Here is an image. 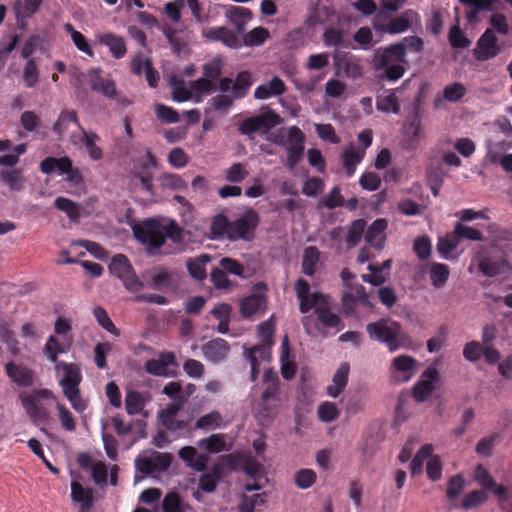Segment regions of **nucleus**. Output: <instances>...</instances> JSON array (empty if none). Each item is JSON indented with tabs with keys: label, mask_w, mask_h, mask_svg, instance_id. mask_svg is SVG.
<instances>
[{
	"label": "nucleus",
	"mask_w": 512,
	"mask_h": 512,
	"mask_svg": "<svg viewBox=\"0 0 512 512\" xmlns=\"http://www.w3.org/2000/svg\"><path fill=\"white\" fill-rule=\"evenodd\" d=\"M231 221L223 214L216 215L211 222L210 231L214 237L228 239Z\"/></svg>",
	"instance_id": "nucleus-50"
},
{
	"label": "nucleus",
	"mask_w": 512,
	"mask_h": 512,
	"mask_svg": "<svg viewBox=\"0 0 512 512\" xmlns=\"http://www.w3.org/2000/svg\"><path fill=\"white\" fill-rule=\"evenodd\" d=\"M93 315H94L95 319L97 320L98 324L103 329H105L106 331H108L109 333H111L115 336L120 335L119 329L116 328V326L110 319L107 311L103 307H101V306L95 307L93 310Z\"/></svg>",
	"instance_id": "nucleus-54"
},
{
	"label": "nucleus",
	"mask_w": 512,
	"mask_h": 512,
	"mask_svg": "<svg viewBox=\"0 0 512 512\" xmlns=\"http://www.w3.org/2000/svg\"><path fill=\"white\" fill-rule=\"evenodd\" d=\"M417 360L409 355H399L392 360V377L398 382H408L415 374Z\"/></svg>",
	"instance_id": "nucleus-22"
},
{
	"label": "nucleus",
	"mask_w": 512,
	"mask_h": 512,
	"mask_svg": "<svg viewBox=\"0 0 512 512\" xmlns=\"http://www.w3.org/2000/svg\"><path fill=\"white\" fill-rule=\"evenodd\" d=\"M266 307V297L260 294H252L240 301V312L244 318H250L259 312L263 313Z\"/></svg>",
	"instance_id": "nucleus-30"
},
{
	"label": "nucleus",
	"mask_w": 512,
	"mask_h": 512,
	"mask_svg": "<svg viewBox=\"0 0 512 512\" xmlns=\"http://www.w3.org/2000/svg\"><path fill=\"white\" fill-rule=\"evenodd\" d=\"M439 379L440 373L437 368L434 366L427 367L412 388V396L415 401L422 403L428 400L435 390V384Z\"/></svg>",
	"instance_id": "nucleus-16"
},
{
	"label": "nucleus",
	"mask_w": 512,
	"mask_h": 512,
	"mask_svg": "<svg viewBox=\"0 0 512 512\" xmlns=\"http://www.w3.org/2000/svg\"><path fill=\"white\" fill-rule=\"evenodd\" d=\"M125 409L129 415H136L144 409V402L141 394L135 390L127 392L125 397Z\"/></svg>",
	"instance_id": "nucleus-53"
},
{
	"label": "nucleus",
	"mask_w": 512,
	"mask_h": 512,
	"mask_svg": "<svg viewBox=\"0 0 512 512\" xmlns=\"http://www.w3.org/2000/svg\"><path fill=\"white\" fill-rule=\"evenodd\" d=\"M482 489L473 490L467 493L462 500L461 507L465 510L473 509L485 502H487L489 496L488 492L490 490H486L483 487Z\"/></svg>",
	"instance_id": "nucleus-44"
},
{
	"label": "nucleus",
	"mask_w": 512,
	"mask_h": 512,
	"mask_svg": "<svg viewBox=\"0 0 512 512\" xmlns=\"http://www.w3.org/2000/svg\"><path fill=\"white\" fill-rule=\"evenodd\" d=\"M344 204V197L341 194V190L338 186L331 189L329 194L320 199L319 205L329 210L341 207Z\"/></svg>",
	"instance_id": "nucleus-57"
},
{
	"label": "nucleus",
	"mask_w": 512,
	"mask_h": 512,
	"mask_svg": "<svg viewBox=\"0 0 512 512\" xmlns=\"http://www.w3.org/2000/svg\"><path fill=\"white\" fill-rule=\"evenodd\" d=\"M320 260V251L316 246H308L304 249L301 263L302 273L306 276H313L316 273V266Z\"/></svg>",
	"instance_id": "nucleus-42"
},
{
	"label": "nucleus",
	"mask_w": 512,
	"mask_h": 512,
	"mask_svg": "<svg viewBox=\"0 0 512 512\" xmlns=\"http://www.w3.org/2000/svg\"><path fill=\"white\" fill-rule=\"evenodd\" d=\"M220 267L226 272L241 278H245V268L236 259L230 257H223L219 261Z\"/></svg>",
	"instance_id": "nucleus-63"
},
{
	"label": "nucleus",
	"mask_w": 512,
	"mask_h": 512,
	"mask_svg": "<svg viewBox=\"0 0 512 512\" xmlns=\"http://www.w3.org/2000/svg\"><path fill=\"white\" fill-rule=\"evenodd\" d=\"M478 268L483 275L494 277L506 273L509 265L505 260H496L491 257H483L479 260Z\"/></svg>",
	"instance_id": "nucleus-38"
},
{
	"label": "nucleus",
	"mask_w": 512,
	"mask_h": 512,
	"mask_svg": "<svg viewBox=\"0 0 512 512\" xmlns=\"http://www.w3.org/2000/svg\"><path fill=\"white\" fill-rule=\"evenodd\" d=\"M366 331L370 339L384 343L390 352H395L402 347H407L408 335L402 330L400 324L386 319H380L366 325Z\"/></svg>",
	"instance_id": "nucleus-4"
},
{
	"label": "nucleus",
	"mask_w": 512,
	"mask_h": 512,
	"mask_svg": "<svg viewBox=\"0 0 512 512\" xmlns=\"http://www.w3.org/2000/svg\"><path fill=\"white\" fill-rule=\"evenodd\" d=\"M155 114L158 119L165 123H178L180 121L179 113L172 107L165 104L155 106Z\"/></svg>",
	"instance_id": "nucleus-64"
},
{
	"label": "nucleus",
	"mask_w": 512,
	"mask_h": 512,
	"mask_svg": "<svg viewBox=\"0 0 512 512\" xmlns=\"http://www.w3.org/2000/svg\"><path fill=\"white\" fill-rule=\"evenodd\" d=\"M223 423L222 415L218 411H212L197 419L195 428L201 430L216 429Z\"/></svg>",
	"instance_id": "nucleus-51"
},
{
	"label": "nucleus",
	"mask_w": 512,
	"mask_h": 512,
	"mask_svg": "<svg viewBox=\"0 0 512 512\" xmlns=\"http://www.w3.org/2000/svg\"><path fill=\"white\" fill-rule=\"evenodd\" d=\"M64 29L67 33L71 35V39L78 50L89 56H93V50L91 49L89 43L87 42V39L81 32L75 30L74 26L71 23H66L64 25Z\"/></svg>",
	"instance_id": "nucleus-49"
},
{
	"label": "nucleus",
	"mask_w": 512,
	"mask_h": 512,
	"mask_svg": "<svg viewBox=\"0 0 512 512\" xmlns=\"http://www.w3.org/2000/svg\"><path fill=\"white\" fill-rule=\"evenodd\" d=\"M226 438V434H212L209 437L200 439L198 446L212 454L228 452L231 450L232 445L226 442Z\"/></svg>",
	"instance_id": "nucleus-32"
},
{
	"label": "nucleus",
	"mask_w": 512,
	"mask_h": 512,
	"mask_svg": "<svg viewBox=\"0 0 512 512\" xmlns=\"http://www.w3.org/2000/svg\"><path fill=\"white\" fill-rule=\"evenodd\" d=\"M433 452V446L431 444H424L416 453L410 463V470L413 476L418 475L422 472L423 464L425 460L430 459Z\"/></svg>",
	"instance_id": "nucleus-47"
},
{
	"label": "nucleus",
	"mask_w": 512,
	"mask_h": 512,
	"mask_svg": "<svg viewBox=\"0 0 512 512\" xmlns=\"http://www.w3.org/2000/svg\"><path fill=\"white\" fill-rule=\"evenodd\" d=\"M243 471L251 478L244 486L248 492L262 489L267 482L263 465L254 457H247L244 460Z\"/></svg>",
	"instance_id": "nucleus-19"
},
{
	"label": "nucleus",
	"mask_w": 512,
	"mask_h": 512,
	"mask_svg": "<svg viewBox=\"0 0 512 512\" xmlns=\"http://www.w3.org/2000/svg\"><path fill=\"white\" fill-rule=\"evenodd\" d=\"M414 24H420V16L416 11L407 9L399 16L390 18L385 24H374V28L395 35L408 31Z\"/></svg>",
	"instance_id": "nucleus-13"
},
{
	"label": "nucleus",
	"mask_w": 512,
	"mask_h": 512,
	"mask_svg": "<svg viewBox=\"0 0 512 512\" xmlns=\"http://www.w3.org/2000/svg\"><path fill=\"white\" fill-rule=\"evenodd\" d=\"M71 498L74 502L80 504L83 512L89 511L94 503L93 490L89 487L84 488L76 481L71 483Z\"/></svg>",
	"instance_id": "nucleus-33"
},
{
	"label": "nucleus",
	"mask_w": 512,
	"mask_h": 512,
	"mask_svg": "<svg viewBox=\"0 0 512 512\" xmlns=\"http://www.w3.org/2000/svg\"><path fill=\"white\" fill-rule=\"evenodd\" d=\"M295 292L299 300V311L302 314L308 313L313 309L317 301L323 298V293H310V284L303 278L297 279L295 282Z\"/></svg>",
	"instance_id": "nucleus-21"
},
{
	"label": "nucleus",
	"mask_w": 512,
	"mask_h": 512,
	"mask_svg": "<svg viewBox=\"0 0 512 512\" xmlns=\"http://www.w3.org/2000/svg\"><path fill=\"white\" fill-rule=\"evenodd\" d=\"M135 238L142 244L147 245L148 249H158L162 247L167 238L178 242L182 236V229L175 221L168 225H161L153 219H148L142 224L133 228Z\"/></svg>",
	"instance_id": "nucleus-2"
},
{
	"label": "nucleus",
	"mask_w": 512,
	"mask_h": 512,
	"mask_svg": "<svg viewBox=\"0 0 512 512\" xmlns=\"http://www.w3.org/2000/svg\"><path fill=\"white\" fill-rule=\"evenodd\" d=\"M69 123L76 124L78 128L83 127L78 118V114L74 109L62 110L58 116V119L53 125V131L58 135L62 136L68 129Z\"/></svg>",
	"instance_id": "nucleus-41"
},
{
	"label": "nucleus",
	"mask_w": 512,
	"mask_h": 512,
	"mask_svg": "<svg viewBox=\"0 0 512 512\" xmlns=\"http://www.w3.org/2000/svg\"><path fill=\"white\" fill-rule=\"evenodd\" d=\"M366 151L364 149L356 148L350 144L342 152V162L345 168L346 175L351 177L356 171V166L364 159Z\"/></svg>",
	"instance_id": "nucleus-31"
},
{
	"label": "nucleus",
	"mask_w": 512,
	"mask_h": 512,
	"mask_svg": "<svg viewBox=\"0 0 512 512\" xmlns=\"http://www.w3.org/2000/svg\"><path fill=\"white\" fill-rule=\"evenodd\" d=\"M90 88L107 98L116 97V83L111 77H103L100 68H92L88 71Z\"/></svg>",
	"instance_id": "nucleus-20"
},
{
	"label": "nucleus",
	"mask_w": 512,
	"mask_h": 512,
	"mask_svg": "<svg viewBox=\"0 0 512 512\" xmlns=\"http://www.w3.org/2000/svg\"><path fill=\"white\" fill-rule=\"evenodd\" d=\"M109 271L119 278L130 292H137L144 287V284L135 274L129 259L123 254H117L111 259Z\"/></svg>",
	"instance_id": "nucleus-8"
},
{
	"label": "nucleus",
	"mask_w": 512,
	"mask_h": 512,
	"mask_svg": "<svg viewBox=\"0 0 512 512\" xmlns=\"http://www.w3.org/2000/svg\"><path fill=\"white\" fill-rule=\"evenodd\" d=\"M178 455L186 465L196 471L203 472L207 468L209 457L206 454H199L197 449L193 446L182 447Z\"/></svg>",
	"instance_id": "nucleus-27"
},
{
	"label": "nucleus",
	"mask_w": 512,
	"mask_h": 512,
	"mask_svg": "<svg viewBox=\"0 0 512 512\" xmlns=\"http://www.w3.org/2000/svg\"><path fill=\"white\" fill-rule=\"evenodd\" d=\"M66 351L67 348H65L55 336L50 335L48 337L44 346V353L51 362L57 364L59 362L57 361L58 355Z\"/></svg>",
	"instance_id": "nucleus-55"
},
{
	"label": "nucleus",
	"mask_w": 512,
	"mask_h": 512,
	"mask_svg": "<svg viewBox=\"0 0 512 512\" xmlns=\"http://www.w3.org/2000/svg\"><path fill=\"white\" fill-rule=\"evenodd\" d=\"M280 363L282 377L286 380L293 379L296 375L297 368L290 355L289 339L287 335L282 340Z\"/></svg>",
	"instance_id": "nucleus-34"
},
{
	"label": "nucleus",
	"mask_w": 512,
	"mask_h": 512,
	"mask_svg": "<svg viewBox=\"0 0 512 512\" xmlns=\"http://www.w3.org/2000/svg\"><path fill=\"white\" fill-rule=\"evenodd\" d=\"M253 84L252 75L249 71H241L237 74L232 85V96L235 99L245 97Z\"/></svg>",
	"instance_id": "nucleus-43"
},
{
	"label": "nucleus",
	"mask_w": 512,
	"mask_h": 512,
	"mask_svg": "<svg viewBox=\"0 0 512 512\" xmlns=\"http://www.w3.org/2000/svg\"><path fill=\"white\" fill-rule=\"evenodd\" d=\"M430 280L435 288H442L450 275L449 267L443 263H433L430 268Z\"/></svg>",
	"instance_id": "nucleus-45"
},
{
	"label": "nucleus",
	"mask_w": 512,
	"mask_h": 512,
	"mask_svg": "<svg viewBox=\"0 0 512 512\" xmlns=\"http://www.w3.org/2000/svg\"><path fill=\"white\" fill-rule=\"evenodd\" d=\"M53 396L51 390L42 388L31 393L22 392L19 394L22 407L35 425L44 424L49 419V412L41 404L40 399H49Z\"/></svg>",
	"instance_id": "nucleus-6"
},
{
	"label": "nucleus",
	"mask_w": 512,
	"mask_h": 512,
	"mask_svg": "<svg viewBox=\"0 0 512 512\" xmlns=\"http://www.w3.org/2000/svg\"><path fill=\"white\" fill-rule=\"evenodd\" d=\"M202 35L209 41L221 42L229 48H238L241 46L237 34L226 26L211 27L203 30Z\"/></svg>",
	"instance_id": "nucleus-23"
},
{
	"label": "nucleus",
	"mask_w": 512,
	"mask_h": 512,
	"mask_svg": "<svg viewBox=\"0 0 512 512\" xmlns=\"http://www.w3.org/2000/svg\"><path fill=\"white\" fill-rule=\"evenodd\" d=\"M285 148L287 151L286 167L293 170L301 161L304 153L305 135L297 126H291L287 131Z\"/></svg>",
	"instance_id": "nucleus-14"
},
{
	"label": "nucleus",
	"mask_w": 512,
	"mask_h": 512,
	"mask_svg": "<svg viewBox=\"0 0 512 512\" xmlns=\"http://www.w3.org/2000/svg\"><path fill=\"white\" fill-rule=\"evenodd\" d=\"M99 42L109 48L112 56L121 59L127 52L125 41L122 37L113 33H104L99 36Z\"/></svg>",
	"instance_id": "nucleus-35"
},
{
	"label": "nucleus",
	"mask_w": 512,
	"mask_h": 512,
	"mask_svg": "<svg viewBox=\"0 0 512 512\" xmlns=\"http://www.w3.org/2000/svg\"><path fill=\"white\" fill-rule=\"evenodd\" d=\"M260 222L258 212L252 208L247 209L240 217L231 221L228 240L230 241H252Z\"/></svg>",
	"instance_id": "nucleus-7"
},
{
	"label": "nucleus",
	"mask_w": 512,
	"mask_h": 512,
	"mask_svg": "<svg viewBox=\"0 0 512 512\" xmlns=\"http://www.w3.org/2000/svg\"><path fill=\"white\" fill-rule=\"evenodd\" d=\"M1 180L12 191H21L24 188V178L21 169L5 170L1 172Z\"/></svg>",
	"instance_id": "nucleus-48"
},
{
	"label": "nucleus",
	"mask_w": 512,
	"mask_h": 512,
	"mask_svg": "<svg viewBox=\"0 0 512 512\" xmlns=\"http://www.w3.org/2000/svg\"><path fill=\"white\" fill-rule=\"evenodd\" d=\"M365 228L366 221L364 219H356L351 223L348 230V234L346 236V243L348 249H351L360 243Z\"/></svg>",
	"instance_id": "nucleus-46"
},
{
	"label": "nucleus",
	"mask_w": 512,
	"mask_h": 512,
	"mask_svg": "<svg viewBox=\"0 0 512 512\" xmlns=\"http://www.w3.org/2000/svg\"><path fill=\"white\" fill-rule=\"evenodd\" d=\"M163 512H186L182 500L176 492H169L162 501Z\"/></svg>",
	"instance_id": "nucleus-60"
},
{
	"label": "nucleus",
	"mask_w": 512,
	"mask_h": 512,
	"mask_svg": "<svg viewBox=\"0 0 512 512\" xmlns=\"http://www.w3.org/2000/svg\"><path fill=\"white\" fill-rule=\"evenodd\" d=\"M501 52L495 32L488 28L480 36L474 49V56L478 61H488Z\"/></svg>",
	"instance_id": "nucleus-17"
},
{
	"label": "nucleus",
	"mask_w": 512,
	"mask_h": 512,
	"mask_svg": "<svg viewBox=\"0 0 512 512\" xmlns=\"http://www.w3.org/2000/svg\"><path fill=\"white\" fill-rule=\"evenodd\" d=\"M56 372H63V377L59 381L63 389L64 396L71 403L77 412H83L86 409V403L81 398L80 383L82 381V373L80 367L76 363H68L59 361L55 365Z\"/></svg>",
	"instance_id": "nucleus-3"
},
{
	"label": "nucleus",
	"mask_w": 512,
	"mask_h": 512,
	"mask_svg": "<svg viewBox=\"0 0 512 512\" xmlns=\"http://www.w3.org/2000/svg\"><path fill=\"white\" fill-rule=\"evenodd\" d=\"M376 108L385 113H400L399 100L396 96L395 90H386L381 95L377 96Z\"/></svg>",
	"instance_id": "nucleus-39"
},
{
	"label": "nucleus",
	"mask_w": 512,
	"mask_h": 512,
	"mask_svg": "<svg viewBox=\"0 0 512 512\" xmlns=\"http://www.w3.org/2000/svg\"><path fill=\"white\" fill-rule=\"evenodd\" d=\"M5 370L11 381L20 387H30L34 384L35 372L24 365L9 362Z\"/></svg>",
	"instance_id": "nucleus-25"
},
{
	"label": "nucleus",
	"mask_w": 512,
	"mask_h": 512,
	"mask_svg": "<svg viewBox=\"0 0 512 512\" xmlns=\"http://www.w3.org/2000/svg\"><path fill=\"white\" fill-rule=\"evenodd\" d=\"M388 223L386 219L379 218L372 222L365 234V241L377 250H381L385 243V230Z\"/></svg>",
	"instance_id": "nucleus-29"
},
{
	"label": "nucleus",
	"mask_w": 512,
	"mask_h": 512,
	"mask_svg": "<svg viewBox=\"0 0 512 512\" xmlns=\"http://www.w3.org/2000/svg\"><path fill=\"white\" fill-rule=\"evenodd\" d=\"M281 117L269 109L266 112L256 116L244 119L238 126V131L242 135L250 136L259 131H269L281 123Z\"/></svg>",
	"instance_id": "nucleus-11"
},
{
	"label": "nucleus",
	"mask_w": 512,
	"mask_h": 512,
	"mask_svg": "<svg viewBox=\"0 0 512 512\" xmlns=\"http://www.w3.org/2000/svg\"><path fill=\"white\" fill-rule=\"evenodd\" d=\"M458 244L459 240L457 234L446 235L438 239L437 250L442 257L448 259L450 253L457 248Z\"/></svg>",
	"instance_id": "nucleus-58"
},
{
	"label": "nucleus",
	"mask_w": 512,
	"mask_h": 512,
	"mask_svg": "<svg viewBox=\"0 0 512 512\" xmlns=\"http://www.w3.org/2000/svg\"><path fill=\"white\" fill-rule=\"evenodd\" d=\"M350 367L347 362L342 363L333 376V385L327 387V394L333 398L338 397L348 383Z\"/></svg>",
	"instance_id": "nucleus-36"
},
{
	"label": "nucleus",
	"mask_w": 512,
	"mask_h": 512,
	"mask_svg": "<svg viewBox=\"0 0 512 512\" xmlns=\"http://www.w3.org/2000/svg\"><path fill=\"white\" fill-rule=\"evenodd\" d=\"M55 170L60 175L65 174L67 181L74 185H79L83 182V176L78 168L73 167L72 160L68 156L56 158L53 156L46 157L40 162V171L43 174H51Z\"/></svg>",
	"instance_id": "nucleus-10"
},
{
	"label": "nucleus",
	"mask_w": 512,
	"mask_h": 512,
	"mask_svg": "<svg viewBox=\"0 0 512 512\" xmlns=\"http://www.w3.org/2000/svg\"><path fill=\"white\" fill-rule=\"evenodd\" d=\"M474 479L479 486L486 490H490V492L497 498L499 505L504 512H506V510H512V489H509L505 485L498 484L485 466L482 464H477L475 466Z\"/></svg>",
	"instance_id": "nucleus-5"
},
{
	"label": "nucleus",
	"mask_w": 512,
	"mask_h": 512,
	"mask_svg": "<svg viewBox=\"0 0 512 512\" xmlns=\"http://www.w3.org/2000/svg\"><path fill=\"white\" fill-rule=\"evenodd\" d=\"M177 272L174 269L158 266L153 269L148 283L149 287L157 291L171 288L176 282Z\"/></svg>",
	"instance_id": "nucleus-24"
},
{
	"label": "nucleus",
	"mask_w": 512,
	"mask_h": 512,
	"mask_svg": "<svg viewBox=\"0 0 512 512\" xmlns=\"http://www.w3.org/2000/svg\"><path fill=\"white\" fill-rule=\"evenodd\" d=\"M80 131L82 133L81 142L85 146L89 157L93 161L101 160L103 158V150L97 145L100 137L95 132L87 131L83 127H80Z\"/></svg>",
	"instance_id": "nucleus-37"
},
{
	"label": "nucleus",
	"mask_w": 512,
	"mask_h": 512,
	"mask_svg": "<svg viewBox=\"0 0 512 512\" xmlns=\"http://www.w3.org/2000/svg\"><path fill=\"white\" fill-rule=\"evenodd\" d=\"M318 322L326 328H335L337 331L343 328L341 318L331 310V297L327 294L317 301L313 307Z\"/></svg>",
	"instance_id": "nucleus-18"
},
{
	"label": "nucleus",
	"mask_w": 512,
	"mask_h": 512,
	"mask_svg": "<svg viewBox=\"0 0 512 512\" xmlns=\"http://www.w3.org/2000/svg\"><path fill=\"white\" fill-rule=\"evenodd\" d=\"M54 206L60 210L66 213V215L71 219L72 221H77L80 217L79 212V206L77 203L72 201L69 198L65 197H58L54 201Z\"/></svg>",
	"instance_id": "nucleus-52"
},
{
	"label": "nucleus",
	"mask_w": 512,
	"mask_h": 512,
	"mask_svg": "<svg viewBox=\"0 0 512 512\" xmlns=\"http://www.w3.org/2000/svg\"><path fill=\"white\" fill-rule=\"evenodd\" d=\"M158 160L149 148L145 150V156L133 161L131 175L133 179L139 180L141 189L149 194L154 193L153 172L157 167Z\"/></svg>",
	"instance_id": "nucleus-9"
},
{
	"label": "nucleus",
	"mask_w": 512,
	"mask_h": 512,
	"mask_svg": "<svg viewBox=\"0 0 512 512\" xmlns=\"http://www.w3.org/2000/svg\"><path fill=\"white\" fill-rule=\"evenodd\" d=\"M234 99L233 96L219 94L209 99L207 104L211 109L217 112L227 113L232 107Z\"/></svg>",
	"instance_id": "nucleus-62"
},
{
	"label": "nucleus",
	"mask_w": 512,
	"mask_h": 512,
	"mask_svg": "<svg viewBox=\"0 0 512 512\" xmlns=\"http://www.w3.org/2000/svg\"><path fill=\"white\" fill-rule=\"evenodd\" d=\"M357 304L365 307H373L369 300V296L365 291V287L359 283L353 286L343 288L341 295V305L343 313L346 316H351L355 313Z\"/></svg>",
	"instance_id": "nucleus-12"
},
{
	"label": "nucleus",
	"mask_w": 512,
	"mask_h": 512,
	"mask_svg": "<svg viewBox=\"0 0 512 512\" xmlns=\"http://www.w3.org/2000/svg\"><path fill=\"white\" fill-rule=\"evenodd\" d=\"M467 93L466 87L460 82H454L445 86L443 89V98L449 102H458Z\"/></svg>",
	"instance_id": "nucleus-59"
},
{
	"label": "nucleus",
	"mask_w": 512,
	"mask_h": 512,
	"mask_svg": "<svg viewBox=\"0 0 512 512\" xmlns=\"http://www.w3.org/2000/svg\"><path fill=\"white\" fill-rule=\"evenodd\" d=\"M269 38V31L263 27H256L250 32L246 33L243 37L246 46H259L262 45Z\"/></svg>",
	"instance_id": "nucleus-56"
},
{
	"label": "nucleus",
	"mask_w": 512,
	"mask_h": 512,
	"mask_svg": "<svg viewBox=\"0 0 512 512\" xmlns=\"http://www.w3.org/2000/svg\"><path fill=\"white\" fill-rule=\"evenodd\" d=\"M334 67L338 76H346L348 78L357 79L362 77L363 68L360 59L355 55L344 52L336 51L333 54Z\"/></svg>",
	"instance_id": "nucleus-15"
},
{
	"label": "nucleus",
	"mask_w": 512,
	"mask_h": 512,
	"mask_svg": "<svg viewBox=\"0 0 512 512\" xmlns=\"http://www.w3.org/2000/svg\"><path fill=\"white\" fill-rule=\"evenodd\" d=\"M407 65L404 48L397 43L380 48L373 58V66L379 72V78L390 82L399 80L404 75Z\"/></svg>",
	"instance_id": "nucleus-1"
},
{
	"label": "nucleus",
	"mask_w": 512,
	"mask_h": 512,
	"mask_svg": "<svg viewBox=\"0 0 512 512\" xmlns=\"http://www.w3.org/2000/svg\"><path fill=\"white\" fill-rule=\"evenodd\" d=\"M317 414L320 421L329 423L336 420L340 412L334 403L326 401L319 405Z\"/></svg>",
	"instance_id": "nucleus-61"
},
{
	"label": "nucleus",
	"mask_w": 512,
	"mask_h": 512,
	"mask_svg": "<svg viewBox=\"0 0 512 512\" xmlns=\"http://www.w3.org/2000/svg\"><path fill=\"white\" fill-rule=\"evenodd\" d=\"M211 261V256L208 254H201L195 259H189L186 263L190 276L197 280L202 281L207 277L206 264Z\"/></svg>",
	"instance_id": "nucleus-40"
},
{
	"label": "nucleus",
	"mask_w": 512,
	"mask_h": 512,
	"mask_svg": "<svg viewBox=\"0 0 512 512\" xmlns=\"http://www.w3.org/2000/svg\"><path fill=\"white\" fill-rule=\"evenodd\" d=\"M229 344L222 338H215L203 345L202 351L205 358L213 363L223 361L229 352Z\"/></svg>",
	"instance_id": "nucleus-26"
},
{
	"label": "nucleus",
	"mask_w": 512,
	"mask_h": 512,
	"mask_svg": "<svg viewBox=\"0 0 512 512\" xmlns=\"http://www.w3.org/2000/svg\"><path fill=\"white\" fill-rule=\"evenodd\" d=\"M186 402V398H179L168 404L159 414V418L163 426L169 430H175L183 427V422L176 421L178 412L182 409Z\"/></svg>",
	"instance_id": "nucleus-28"
}]
</instances>
